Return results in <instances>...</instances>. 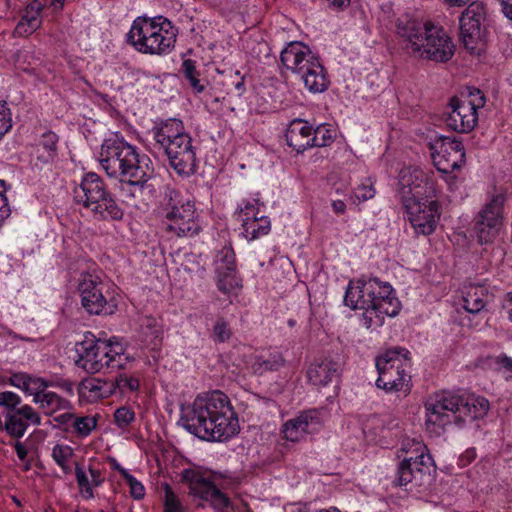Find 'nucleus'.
<instances>
[{"label": "nucleus", "mask_w": 512, "mask_h": 512, "mask_svg": "<svg viewBox=\"0 0 512 512\" xmlns=\"http://www.w3.org/2000/svg\"><path fill=\"white\" fill-rule=\"evenodd\" d=\"M180 421L190 433L209 441L227 440L239 430L230 399L219 390L198 396Z\"/></svg>", "instance_id": "obj_1"}, {"label": "nucleus", "mask_w": 512, "mask_h": 512, "mask_svg": "<svg viewBox=\"0 0 512 512\" xmlns=\"http://www.w3.org/2000/svg\"><path fill=\"white\" fill-rule=\"evenodd\" d=\"M100 164L109 177L121 182L122 190L132 198L153 190L148 183L154 174L150 158L140 155L136 147L124 140H105L101 147Z\"/></svg>", "instance_id": "obj_2"}, {"label": "nucleus", "mask_w": 512, "mask_h": 512, "mask_svg": "<svg viewBox=\"0 0 512 512\" xmlns=\"http://www.w3.org/2000/svg\"><path fill=\"white\" fill-rule=\"evenodd\" d=\"M396 34L404 48L419 58L445 63L454 55L452 38L443 26L432 21L398 19Z\"/></svg>", "instance_id": "obj_3"}, {"label": "nucleus", "mask_w": 512, "mask_h": 512, "mask_svg": "<svg viewBox=\"0 0 512 512\" xmlns=\"http://www.w3.org/2000/svg\"><path fill=\"white\" fill-rule=\"evenodd\" d=\"M76 353V366L91 374L104 369H126L131 362L124 345L116 337L108 340L86 338L77 344Z\"/></svg>", "instance_id": "obj_4"}, {"label": "nucleus", "mask_w": 512, "mask_h": 512, "mask_svg": "<svg viewBox=\"0 0 512 512\" xmlns=\"http://www.w3.org/2000/svg\"><path fill=\"white\" fill-rule=\"evenodd\" d=\"M280 61L286 69L298 75L305 88L311 93H322L329 87L327 71L320 58L302 42L288 43L280 54Z\"/></svg>", "instance_id": "obj_5"}, {"label": "nucleus", "mask_w": 512, "mask_h": 512, "mask_svg": "<svg viewBox=\"0 0 512 512\" xmlns=\"http://www.w3.org/2000/svg\"><path fill=\"white\" fill-rule=\"evenodd\" d=\"M160 213L165 231L172 236L192 237L201 231L194 200L176 189H166Z\"/></svg>", "instance_id": "obj_6"}, {"label": "nucleus", "mask_w": 512, "mask_h": 512, "mask_svg": "<svg viewBox=\"0 0 512 512\" xmlns=\"http://www.w3.org/2000/svg\"><path fill=\"white\" fill-rule=\"evenodd\" d=\"M74 195L76 202L88 208L96 220L120 221L124 216L123 209L96 173L85 174L79 187L75 188Z\"/></svg>", "instance_id": "obj_7"}, {"label": "nucleus", "mask_w": 512, "mask_h": 512, "mask_svg": "<svg viewBox=\"0 0 512 512\" xmlns=\"http://www.w3.org/2000/svg\"><path fill=\"white\" fill-rule=\"evenodd\" d=\"M378 378L376 386L388 393H402L407 396L411 392L410 352L405 348L388 349L376 358Z\"/></svg>", "instance_id": "obj_8"}, {"label": "nucleus", "mask_w": 512, "mask_h": 512, "mask_svg": "<svg viewBox=\"0 0 512 512\" xmlns=\"http://www.w3.org/2000/svg\"><path fill=\"white\" fill-rule=\"evenodd\" d=\"M486 98L478 88L468 87L449 100L446 124L459 133L471 132L478 122V110L483 108Z\"/></svg>", "instance_id": "obj_9"}, {"label": "nucleus", "mask_w": 512, "mask_h": 512, "mask_svg": "<svg viewBox=\"0 0 512 512\" xmlns=\"http://www.w3.org/2000/svg\"><path fill=\"white\" fill-rule=\"evenodd\" d=\"M458 401V394L447 391L431 396L425 403L427 431L438 436L453 419L457 420Z\"/></svg>", "instance_id": "obj_10"}, {"label": "nucleus", "mask_w": 512, "mask_h": 512, "mask_svg": "<svg viewBox=\"0 0 512 512\" xmlns=\"http://www.w3.org/2000/svg\"><path fill=\"white\" fill-rule=\"evenodd\" d=\"M180 482L187 486L190 496L201 501L198 506L204 507L207 503L216 512L230 506V499L195 469H184L180 473Z\"/></svg>", "instance_id": "obj_11"}, {"label": "nucleus", "mask_w": 512, "mask_h": 512, "mask_svg": "<svg viewBox=\"0 0 512 512\" xmlns=\"http://www.w3.org/2000/svg\"><path fill=\"white\" fill-rule=\"evenodd\" d=\"M416 456L404 457L398 464L395 483L402 487L412 484L420 487L431 480V457L425 454L421 442L413 443Z\"/></svg>", "instance_id": "obj_12"}, {"label": "nucleus", "mask_w": 512, "mask_h": 512, "mask_svg": "<svg viewBox=\"0 0 512 512\" xmlns=\"http://www.w3.org/2000/svg\"><path fill=\"white\" fill-rule=\"evenodd\" d=\"M77 289L81 297L82 307L89 314L99 315L113 312L114 305H111L107 299L108 286L98 275L82 273Z\"/></svg>", "instance_id": "obj_13"}, {"label": "nucleus", "mask_w": 512, "mask_h": 512, "mask_svg": "<svg viewBox=\"0 0 512 512\" xmlns=\"http://www.w3.org/2000/svg\"><path fill=\"white\" fill-rule=\"evenodd\" d=\"M432 159L439 172H454L466 162L465 148L457 138L441 137L431 146Z\"/></svg>", "instance_id": "obj_14"}, {"label": "nucleus", "mask_w": 512, "mask_h": 512, "mask_svg": "<svg viewBox=\"0 0 512 512\" xmlns=\"http://www.w3.org/2000/svg\"><path fill=\"white\" fill-rule=\"evenodd\" d=\"M408 221L417 235H431L440 219V205L437 201H414L403 204Z\"/></svg>", "instance_id": "obj_15"}, {"label": "nucleus", "mask_w": 512, "mask_h": 512, "mask_svg": "<svg viewBox=\"0 0 512 512\" xmlns=\"http://www.w3.org/2000/svg\"><path fill=\"white\" fill-rule=\"evenodd\" d=\"M503 198L494 196L479 212L475 232L481 243H488L498 234L502 225Z\"/></svg>", "instance_id": "obj_16"}, {"label": "nucleus", "mask_w": 512, "mask_h": 512, "mask_svg": "<svg viewBox=\"0 0 512 512\" xmlns=\"http://www.w3.org/2000/svg\"><path fill=\"white\" fill-rule=\"evenodd\" d=\"M429 177L419 167H404L399 173V195L402 204L422 199L426 194Z\"/></svg>", "instance_id": "obj_17"}, {"label": "nucleus", "mask_w": 512, "mask_h": 512, "mask_svg": "<svg viewBox=\"0 0 512 512\" xmlns=\"http://www.w3.org/2000/svg\"><path fill=\"white\" fill-rule=\"evenodd\" d=\"M164 153L167 155L171 167L178 174L191 175L196 171V153L190 135L180 137L178 141L164 150Z\"/></svg>", "instance_id": "obj_18"}, {"label": "nucleus", "mask_w": 512, "mask_h": 512, "mask_svg": "<svg viewBox=\"0 0 512 512\" xmlns=\"http://www.w3.org/2000/svg\"><path fill=\"white\" fill-rule=\"evenodd\" d=\"M41 418L29 405H23L16 411H6L4 428L11 437L22 438L29 424L40 425Z\"/></svg>", "instance_id": "obj_19"}, {"label": "nucleus", "mask_w": 512, "mask_h": 512, "mask_svg": "<svg viewBox=\"0 0 512 512\" xmlns=\"http://www.w3.org/2000/svg\"><path fill=\"white\" fill-rule=\"evenodd\" d=\"M320 425V419L316 410L301 412L295 418L286 421L282 428L284 438L291 442H298L306 434L316 430Z\"/></svg>", "instance_id": "obj_20"}, {"label": "nucleus", "mask_w": 512, "mask_h": 512, "mask_svg": "<svg viewBox=\"0 0 512 512\" xmlns=\"http://www.w3.org/2000/svg\"><path fill=\"white\" fill-rule=\"evenodd\" d=\"M47 0H31L22 10L21 18L14 29V35L28 37L36 32L43 23L42 12Z\"/></svg>", "instance_id": "obj_21"}, {"label": "nucleus", "mask_w": 512, "mask_h": 512, "mask_svg": "<svg viewBox=\"0 0 512 512\" xmlns=\"http://www.w3.org/2000/svg\"><path fill=\"white\" fill-rule=\"evenodd\" d=\"M313 126L303 119H294L286 129L287 144L296 152L302 153L312 148Z\"/></svg>", "instance_id": "obj_22"}, {"label": "nucleus", "mask_w": 512, "mask_h": 512, "mask_svg": "<svg viewBox=\"0 0 512 512\" xmlns=\"http://www.w3.org/2000/svg\"><path fill=\"white\" fill-rule=\"evenodd\" d=\"M459 401L457 403L458 415L457 420H476L485 417L489 411V401L479 395L475 394H461L459 395Z\"/></svg>", "instance_id": "obj_23"}, {"label": "nucleus", "mask_w": 512, "mask_h": 512, "mask_svg": "<svg viewBox=\"0 0 512 512\" xmlns=\"http://www.w3.org/2000/svg\"><path fill=\"white\" fill-rule=\"evenodd\" d=\"M153 138L156 145L163 151L166 150L172 143L178 141L182 137L189 136L185 132L183 122L180 119L170 118L161 122L152 129Z\"/></svg>", "instance_id": "obj_24"}, {"label": "nucleus", "mask_w": 512, "mask_h": 512, "mask_svg": "<svg viewBox=\"0 0 512 512\" xmlns=\"http://www.w3.org/2000/svg\"><path fill=\"white\" fill-rule=\"evenodd\" d=\"M155 33L156 31L153 29V19L137 17L126 35V42L136 51L142 54H148V50H145V43L150 44V37Z\"/></svg>", "instance_id": "obj_25"}, {"label": "nucleus", "mask_w": 512, "mask_h": 512, "mask_svg": "<svg viewBox=\"0 0 512 512\" xmlns=\"http://www.w3.org/2000/svg\"><path fill=\"white\" fill-rule=\"evenodd\" d=\"M78 393L90 403L110 397L114 394V386L110 379L87 378L80 382Z\"/></svg>", "instance_id": "obj_26"}, {"label": "nucleus", "mask_w": 512, "mask_h": 512, "mask_svg": "<svg viewBox=\"0 0 512 512\" xmlns=\"http://www.w3.org/2000/svg\"><path fill=\"white\" fill-rule=\"evenodd\" d=\"M341 364L332 359H322L312 363L308 369L309 381L315 386H326L333 378L339 377Z\"/></svg>", "instance_id": "obj_27"}, {"label": "nucleus", "mask_w": 512, "mask_h": 512, "mask_svg": "<svg viewBox=\"0 0 512 512\" xmlns=\"http://www.w3.org/2000/svg\"><path fill=\"white\" fill-rule=\"evenodd\" d=\"M153 29L156 31L150 37L149 43H145V50L150 55H163L169 53L176 42V33L170 28H165L163 24L153 19Z\"/></svg>", "instance_id": "obj_28"}, {"label": "nucleus", "mask_w": 512, "mask_h": 512, "mask_svg": "<svg viewBox=\"0 0 512 512\" xmlns=\"http://www.w3.org/2000/svg\"><path fill=\"white\" fill-rule=\"evenodd\" d=\"M58 136L47 131L41 135L36 145V159L42 164H48L54 161L57 156Z\"/></svg>", "instance_id": "obj_29"}, {"label": "nucleus", "mask_w": 512, "mask_h": 512, "mask_svg": "<svg viewBox=\"0 0 512 512\" xmlns=\"http://www.w3.org/2000/svg\"><path fill=\"white\" fill-rule=\"evenodd\" d=\"M243 236L252 241L267 235L271 230V222L267 216L260 215L254 218H243Z\"/></svg>", "instance_id": "obj_30"}, {"label": "nucleus", "mask_w": 512, "mask_h": 512, "mask_svg": "<svg viewBox=\"0 0 512 512\" xmlns=\"http://www.w3.org/2000/svg\"><path fill=\"white\" fill-rule=\"evenodd\" d=\"M486 291L482 286L470 285L463 291V308L472 314L479 313L486 305Z\"/></svg>", "instance_id": "obj_31"}, {"label": "nucleus", "mask_w": 512, "mask_h": 512, "mask_svg": "<svg viewBox=\"0 0 512 512\" xmlns=\"http://www.w3.org/2000/svg\"><path fill=\"white\" fill-rule=\"evenodd\" d=\"M216 285L220 292L227 296L237 295L242 288V280L237 271H224L216 269Z\"/></svg>", "instance_id": "obj_32"}, {"label": "nucleus", "mask_w": 512, "mask_h": 512, "mask_svg": "<svg viewBox=\"0 0 512 512\" xmlns=\"http://www.w3.org/2000/svg\"><path fill=\"white\" fill-rule=\"evenodd\" d=\"M285 360L281 353H269L267 356H256L251 363L255 374L262 375L267 371H277L284 366Z\"/></svg>", "instance_id": "obj_33"}, {"label": "nucleus", "mask_w": 512, "mask_h": 512, "mask_svg": "<svg viewBox=\"0 0 512 512\" xmlns=\"http://www.w3.org/2000/svg\"><path fill=\"white\" fill-rule=\"evenodd\" d=\"M460 37L464 47L471 54H480L483 46L480 28L473 25L460 24Z\"/></svg>", "instance_id": "obj_34"}, {"label": "nucleus", "mask_w": 512, "mask_h": 512, "mask_svg": "<svg viewBox=\"0 0 512 512\" xmlns=\"http://www.w3.org/2000/svg\"><path fill=\"white\" fill-rule=\"evenodd\" d=\"M365 288L366 281H358L356 284L350 283L344 297L345 305L351 309H360L369 305Z\"/></svg>", "instance_id": "obj_35"}, {"label": "nucleus", "mask_w": 512, "mask_h": 512, "mask_svg": "<svg viewBox=\"0 0 512 512\" xmlns=\"http://www.w3.org/2000/svg\"><path fill=\"white\" fill-rule=\"evenodd\" d=\"M367 301L369 305H376L379 300H384L390 295H394L392 287L387 283L380 282L377 278H371L366 281Z\"/></svg>", "instance_id": "obj_36"}, {"label": "nucleus", "mask_w": 512, "mask_h": 512, "mask_svg": "<svg viewBox=\"0 0 512 512\" xmlns=\"http://www.w3.org/2000/svg\"><path fill=\"white\" fill-rule=\"evenodd\" d=\"M35 403L39 404L40 408H42L47 415H52L69 406L68 400L51 391H45Z\"/></svg>", "instance_id": "obj_37"}, {"label": "nucleus", "mask_w": 512, "mask_h": 512, "mask_svg": "<svg viewBox=\"0 0 512 512\" xmlns=\"http://www.w3.org/2000/svg\"><path fill=\"white\" fill-rule=\"evenodd\" d=\"M114 386V394L119 393L121 395L135 392L140 388L139 379L128 373H119L113 379H110Z\"/></svg>", "instance_id": "obj_38"}, {"label": "nucleus", "mask_w": 512, "mask_h": 512, "mask_svg": "<svg viewBox=\"0 0 512 512\" xmlns=\"http://www.w3.org/2000/svg\"><path fill=\"white\" fill-rule=\"evenodd\" d=\"M53 460L62 469L65 475L72 472L70 461L74 456V450L69 445L57 444L52 449Z\"/></svg>", "instance_id": "obj_39"}, {"label": "nucleus", "mask_w": 512, "mask_h": 512, "mask_svg": "<svg viewBox=\"0 0 512 512\" xmlns=\"http://www.w3.org/2000/svg\"><path fill=\"white\" fill-rule=\"evenodd\" d=\"M485 6L481 2H472L462 13L460 24H467L480 28L485 18Z\"/></svg>", "instance_id": "obj_40"}, {"label": "nucleus", "mask_w": 512, "mask_h": 512, "mask_svg": "<svg viewBox=\"0 0 512 512\" xmlns=\"http://www.w3.org/2000/svg\"><path fill=\"white\" fill-rule=\"evenodd\" d=\"M98 420L96 416H75L71 424L74 433L80 437L85 438L97 428Z\"/></svg>", "instance_id": "obj_41"}, {"label": "nucleus", "mask_w": 512, "mask_h": 512, "mask_svg": "<svg viewBox=\"0 0 512 512\" xmlns=\"http://www.w3.org/2000/svg\"><path fill=\"white\" fill-rule=\"evenodd\" d=\"M181 72L189 81L190 86L197 92L204 91V86L200 83V72L196 69V62L192 59H186L181 66Z\"/></svg>", "instance_id": "obj_42"}, {"label": "nucleus", "mask_w": 512, "mask_h": 512, "mask_svg": "<svg viewBox=\"0 0 512 512\" xmlns=\"http://www.w3.org/2000/svg\"><path fill=\"white\" fill-rule=\"evenodd\" d=\"M312 137V147H326L333 143L335 131L328 124H320L315 128L313 127Z\"/></svg>", "instance_id": "obj_43"}, {"label": "nucleus", "mask_w": 512, "mask_h": 512, "mask_svg": "<svg viewBox=\"0 0 512 512\" xmlns=\"http://www.w3.org/2000/svg\"><path fill=\"white\" fill-rule=\"evenodd\" d=\"M216 269L236 271L235 253L231 247L224 246L216 255Z\"/></svg>", "instance_id": "obj_44"}, {"label": "nucleus", "mask_w": 512, "mask_h": 512, "mask_svg": "<svg viewBox=\"0 0 512 512\" xmlns=\"http://www.w3.org/2000/svg\"><path fill=\"white\" fill-rule=\"evenodd\" d=\"M360 310H363L360 323L366 329L379 327L383 324V316L374 309L373 305H365V307L360 308Z\"/></svg>", "instance_id": "obj_45"}, {"label": "nucleus", "mask_w": 512, "mask_h": 512, "mask_svg": "<svg viewBox=\"0 0 512 512\" xmlns=\"http://www.w3.org/2000/svg\"><path fill=\"white\" fill-rule=\"evenodd\" d=\"M401 304L397 297L394 295H390V297L379 300V302H376V305L374 306V309L380 313V315L383 316V319L385 316H396L400 311Z\"/></svg>", "instance_id": "obj_46"}, {"label": "nucleus", "mask_w": 512, "mask_h": 512, "mask_svg": "<svg viewBox=\"0 0 512 512\" xmlns=\"http://www.w3.org/2000/svg\"><path fill=\"white\" fill-rule=\"evenodd\" d=\"M75 475L81 496L85 499L94 498V486L92 485L91 481H89L86 472L78 464H76L75 467Z\"/></svg>", "instance_id": "obj_47"}, {"label": "nucleus", "mask_w": 512, "mask_h": 512, "mask_svg": "<svg viewBox=\"0 0 512 512\" xmlns=\"http://www.w3.org/2000/svg\"><path fill=\"white\" fill-rule=\"evenodd\" d=\"M164 512H185L180 499L168 484L164 485Z\"/></svg>", "instance_id": "obj_48"}, {"label": "nucleus", "mask_w": 512, "mask_h": 512, "mask_svg": "<svg viewBox=\"0 0 512 512\" xmlns=\"http://www.w3.org/2000/svg\"><path fill=\"white\" fill-rule=\"evenodd\" d=\"M135 418V411L129 406H121L114 412V422L121 429L127 428Z\"/></svg>", "instance_id": "obj_49"}, {"label": "nucleus", "mask_w": 512, "mask_h": 512, "mask_svg": "<svg viewBox=\"0 0 512 512\" xmlns=\"http://www.w3.org/2000/svg\"><path fill=\"white\" fill-rule=\"evenodd\" d=\"M29 388H28V395L33 396V401L36 402L42 394L46 391V388L48 387V383L40 378V377H33L30 375L29 379Z\"/></svg>", "instance_id": "obj_50"}, {"label": "nucleus", "mask_w": 512, "mask_h": 512, "mask_svg": "<svg viewBox=\"0 0 512 512\" xmlns=\"http://www.w3.org/2000/svg\"><path fill=\"white\" fill-rule=\"evenodd\" d=\"M213 334L219 342H226L232 336V331L229 327L228 322L224 318H219L214 327Z\"/></svg>", "instance_id": "obj_51"}, {"label": "nucleus", "mask_w": 512, "mask_h": 512, "mask_svg": "<svg viewBox=\"0 0 512 512\" xmlns=\"http://www.w3.org/2000/svg\"><path fill=\"white\" fill-rule=\"evenodd\" d=\"M11 112L6 101H0V139L11 129Z\"/></svg>", "instance_id": "obj_52"}, {"label": "nucleus", "mask_w": 512, "mask_h": 512, "mask_svg": "<svg viewBox=\"0 0 512 512\" xmlns=\"http://www.w3.org/2000/svg\"><path fill=\"white\" fill-rule=\"evenodd\" d=\"M21 403V398L14 392H0V406L6 408L7 411H16L17 406Z\"/></svg>", "instance_id": "obj_53"}, {"label": "nucleus", "mask_w": 512, "mask_h": 512, "mask_svg": "<svg viewBox=\"0 0 512 512\" xmlns=\"http://www.w3.org/2000/svg\"><path fill=\"white\" fill-rule=\"evenodd\" d=\"M125 481L130 487V494L131 496L136 499L140 500L145 496V488L141 482H139L133 475H129L125 478Z\"/></svg>", "instance_id": "obj_54"}, {"label": "nucleus", "mask_w": 512, "mask_h": 512, "mask_svg": "<svg viewBox=\"0 0 512 512\" xmlns=\"http://www.w3.org/2000/svg\"><path fill=\"white\" fill-rule=\"evenodd\" d=\"M257 203L251 201H245L242 206L239 207V219L243 223V218H254L260 215Z\"/></svg>", "instance_id": "obj_55"}, {"label": "nucleus", "mask_w": 512, "mask_h": 512, "mask_svg": "<svg viewBox=\"0 0 512 512\" xmlns=\"http://www.w3.org/2000/svg\"><path fill=\"white\" fill-rule=\"evenodd\" d=\"M375 195V189L371 183H362L354 191V198L361 201L372 199Z\"/></svg>", "instance_id": "obj_56"}, {"label": "nucleus", "mask_w": 512, "mask_h": 512, "mask_svg": "<svg viewBox=\"0 0 512 512\" xmlns=\"http://www.w3.org/2000/svg\"><path fill=\"white\" fill-rule=\"evenodd\" d=\"M4 192L5 182L0 180V223L10 215L8 200Z\"/></svg>", "instance_id": "obj_57"}, {"label": "nucleus", "mask_w": 512, "mask_h": 512, "mask_svg": "<svg viewBox=\"0 0 512 512\" xmlns=\"http://www.w3.org/2000/svg\"><path fill=\"white\" fill-rule=\"evenodd\" d=\"M29 377L30 375L27 373H14L11 375L9 381L11 385L20 388L24 385L26 379H29Z\"/></svg>", "instance_id": "obj_58"}, {"label": "nucleus", "mask_w": 512, "mask_h": 512, "mask_svg": "<svg viewBox=\"0 0 512 512\" xmlns=\"http://www.w3.org/2000/svg\"><path fill=\"white\" fill-rule=\"evenodd\" d=\"M444 174V180L448 184V187L451 191L457 189L458 187V177L454 174V172H441Z\"/></svg>", "instance_id": "obj_59"}, {"label": "nucleus", "mask_w": 512, "mask_h": 512, "mask_svg": "<svg viewBox=\"0 0 512 512\" xmlns=\"http://www.w3.org/2000/svg\"><path fill=\"white\" fill-rule=\"evenodd\" d=\"M89 473H90V476H91V483L94 487H98L102 484V482L104 481L102 475H101V472L100 470L98 469H95L93 467H89Z\"/></svg>", "instance_id": "obj_60"}, {"label": "nucleus", "mask_w": 512, "mask_h": 512, "mask_svg": "<svg viewBox=\"0 0 512 512\" xmlns=\"http://www.w3.org/2000/svg\"><path fill=\"white\" fill-rule=\"evenodd\" d=\"M329 7L339 11L349 6L350 0H327Z\"/></svg>", "instance_id": "obj_61"}, {"label": "nucleus", "mask_w": 512, "mask_h": 512, "mask_svg": "<svg viewBox=\"0 0 512 512\" xmlns=\"http://www.w3.org/2000/svg\"><path fill=\"white\" fill-rule=\"evenodd\" d=\"M502 5V11L504 15L512 20V0H499Z\"/></svg>", "instance_id": "obj_62"}, {"label": "nucleus", "mask_w": 512, "mask_h": 512, "mask_svg": "<svg viewBox=\"0 0 512 512\" xmlns=\"http://www.w3.org/2000/svg\"><path fill=\"white\" fill-rule=\"evenodd\" d=\"M14 448H15L18 458L21 461L25 460V458L27 457V454H28L26 447L21 442L17 441L14 445Z\"/></svg>", "instance_id": "obj_63"}, {"label": "nucleus", "mask_w": 512, "mask_h": 512, "mask_svg": "<svg viewBox=\"0 0 512 512\" xmlns=\"http://www.w3.org/2000/svg\"><path fill=\"white\" fill-rule=\"evenodd\" d=\"M332 209L336 214H344L346 211V204L342 200H335L332 202Z\"/></svg>", "instance_id": "obj_64"}]
</instances>
